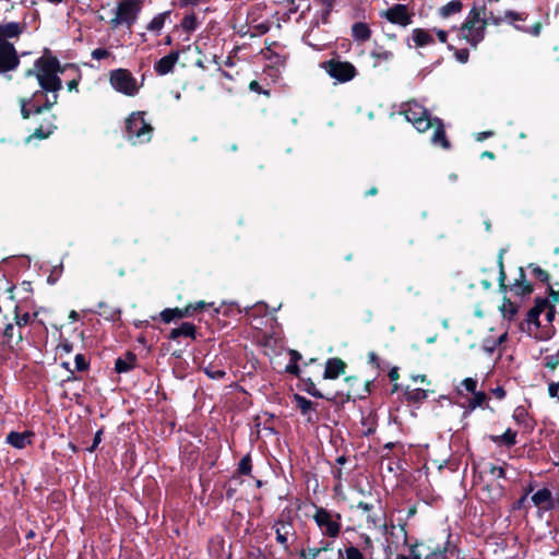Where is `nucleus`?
Returning a JSON list of instances; mask_svg holds the SVG:
<instances>
[{
  "label": "nucleus",
  "mask_w": 559,
  "mask_h": 559,
  "mask_svg": "<svg viewBox=\"0 0 559 559\" xmlns=\"http://www.w3.org/2000/svg\"><path fill=\"white\" fill-rule=\"evenodd\" d=\"M62 72L63 69L55 57L38 58L34 69L26 72V76L35 75L41 87V91L35 92L28 102L34 107L35 114H40L57 104L58 92L62 88V81L58 74Z\"/></svg>",
  "instance_id": "nucleus-1"
},
{
  "label": "nucleus",
  "mask_w": 559,
  "mask_h": 559,
  "mask_svg": "<svg viewBox=\"0 0 559 559\" xmlns=\"http://www.w3.org/2000/svg\"><path fill=\"white\" fill-rule=\"evenodd\" d=\"M402 114L417 131L425 132L430 128H435L431 142L443 148H449L450 143L445 136L442 121L438 118L431 119L428 110L419 103L412 100L402 105Z\"/></svg>",
  "instance_id": "nucleus-2"
},
{
  "label": "nucleus",
  "mask_w": 559,
  "mask_h": 559,
  "mask_svg": "<svg viewBox=\"0 0 559 559\" xmlns=\"http://www.w3.org/2000/svg\"><path fill=\"white\" fill-rule=\"evenodd\" d=\"M145 116V111H134L126 119L124 135L133 145L147 143L152 139L154 128Z\"/></svg>",
  "instance_id": "nucleus-3"
},
{
  "label": "nucleus",
  "mask_w": 559,
  "mask_h": 559,
  "mask_svg": "<svg viewBox=\"0 0 559 559\" xmlns=\"http://www.w3.org/2000/svg\"><path fill=\"white\" fill-rule=\"evenodd\" d=\"M143 8V0H119L115 9V15L109 24L111 28L131 26L138 21Z\"/></svg>",
  "instance_id": "nucleus-4"
},
{
  "label": "nucleus",
  "mask_w": 559,
  "mask_h": 559,
  "mask_svg": "<svg viewBox=\"0 0 559 559\" xmlns=\"http://www.w3.org/2000/svg\"><path fill=\"white\" fill-rule=\"evenodd\" d=\"M312 519L323 536L332 539L340 536L342 531V515L338 512L323 507H316Z\"/></svg>",
  "instance_id": "nucleus-5"
},
{
  "label": "nucleus",
  "mask_w": 559,
  "mask_h": 559,
  "mask_svg": "<svg viewBox=\"0 0 559 559\" xmlns=\"http://www.w3.org/2000/svg\"><path fill=\"white\" fill-rule=\"evenodd\" d=\"M486 24V20L481 19L480 11L474 8L461 27V36L475 47L484 39Z\"/></svg>",
  "instance_id": "nucleus-6"
},
{
  "label": "nucleus",
  "mask_w": 559,
  "mask_h": 559,
  "mask_svg": "<svg viewBox=\"0 0 559 559\" xmlns=\"http://www.w3.org/2000/svg\"><path fill=\"white\" fill-rule=\"evenodd\" d=\"M109 82L115 91L130 97L135 96L142 86V82H139L127 69L112 70L109 73Z\"/></svg>",
  "instance_id": "nucleus-7"
},
{
  "label": "nucleus",
  "mask_w": 559,
  "mask_h": 559,
  "mask_svg": "<svg viewBox=\"0 0 559 559\" xmlns=\"http://www.w3.org/2000/svg\"><path fill=\"white\" fill-rule=\"evenodd\" d=\"M322 68L331 78L342 83L353 80L357 74L356 68L347 61L332 59L323 62Z\"/></svg>",
  "instance_id": "nucleus-8"
},
{
  "label": "nucleus",
  "mask_w": 559,
  "mask_h": 559,
  "mask_svg": "<svg viewBox=\"0 0 559 559\" xmlns=\"http://www.w3.org/2000/svg\"><path fill=\"white\" fill-rule=\"evenodd\" d=\"M20 58L12 43H0V73L15 70Z\"/></svg>",
  "instance_id": "nucleus-9"
},
{
  "label": "nucleus",
  "mask_w": 559,
  "mask_h": 559,
  "mask_svg": "<svg viewBox=\"0 0 559 559\" xmlns=\"http://www.w3.org/2000/svg\"><path fill=\"white\" fill-rule=\"evenodd\" d=\"M382 17H385L390 23L406 27L412 23V14L404 4H394L386 11L381 12Z\"/></svg>",
  "instance_id": "nucleus-10"
},
{
  "label": "nucleus",
  "mask_w": 559,
  "mask_h": 559,
  "mask_svg": "<svg viewBox=\"0 0 559 559\" xmlns=\"http://www.w3.org/2000/svg\"><path fill=\"white\" fill-rule=\"evenodd\" d=\"M273 530L275 531L276 542L285 549H289L288 539L295 536L296 531L292 521L277 520Z\"/></svg>",
  "instance_id": "nucleus-11"
},
{
  "label": "nucleus",
  "mask_w": 559,
  "mask_h": 559,
  "mask_svg": "<svg viewBox=\"0 0 559 559\" xmlns=\"http://www.w3.org/2000/svg\"><path fill=\"white\" fill-rule=\"evenodd\" d=\"M24 25L19 22L0 24V43H10L11 38H19L23 33Z\"/></svg>",
  "instance_id": "nucleus-12"
},
{
  "label": "nucleus",
  "mask_w": 559,
  "mask_h": 559,
  "mask_svg": "<svg viewBox=\"0 0 559 559\" xmlns=\"http://www.w3.org/2000/svg\"><path fill=\"white\" fill-rule=\"evenodd\" d=\"M179 59V52L173 51L169 55L160 58L154 66V70L158 75H166L174 70L175 64Z\"/></svg>",
  "instance_id": "nucleus-13"
},
{
  "label": "nucleus",
  "mask_w": 559,
  "mask_h": 559,
  "mask_svg": "<svg viewBox=\"0 0 559 559\" xmlns=\"http://www.w3.org/2000/svg\"><path fill=\"white\" fill-rule=\"evenodd\" d=\"M533 503L545 511L552 510L555 507L551 491L547 488L537 490L532 496Z\"/></svg>",
  "instance_id": "nucleus-14"
},
{
  "label": "nucleus",
  "mask_w": 559,
  "mask_h": 559,
  "mask_svg": "<svg viewBox=\"0 0 559 559\" xmlns=\"http://www.w3.org/2000/svg\"><path fill=\"white\" fill-rule=\"evenodd\" d=\"M367 528L368 530H379L382 534H386L388 525L385 521V515L383 512L374 510L367 514Z\"/></svg>",
  "instance_id": "nucleus-15"
},
{
  "label": "nucleus",
  "mask_w": 559,
  "mask_h": 559,
  "mask_svg": "<svg viewBox=\"0 0 559 559\" xmlns=\"http://www.w3.org/2000/svg\"><path fill=\"white\" fill-rule=\"evenodd\" d=\"M345 362L338 358H330L325 364L324 379H335L345 371Z\"/></svg>",
  "instance_id": "nucleus-16"
},
{
  "label": "nucleus",
  "mask_w": 559,
  "mask_h": 559,
  "mask_svg": "<svg viewBox=\"0 0 559 559\" xmlns=\"http://www.w3.org/2000/svg\"><path fill=\"white\" fill-rule=\"evenodd\" d=\"M510 289L516 296H525L532 293V285L527 282L524 270L522 267L519 269V277L511 285Z\"/></svg>",
  "instance_id": "nucleus-17"
},
{
  "label": "nucleus",
  "mask_w": 559,
  "mask_h": 559,
  "mask_svg": "<svg viewBox=\"0 0 559 559\" xmlns=\"http://www.w3.org/2000/svg\"><path fill=\"white\" fill-rule=\"evenodd\" d=\"M433 32L424 28H414L412 32V39L416 47H425L435 43Z\"/></svg>",
  "instance_id": "nucleus-18"
},
{
  "label": "nucleus",
  "mask_w": 559,
  "mask_h": 559,
  "mask_svg": "<svg viewBox=\"0 0 559 559\" xmlns=\"http://www.w3.org/2000/svg\"><path fill=\"white\" fill-rule=\"evenodd\" d=\"M33 437L32 432H15L12 431L7 437V442L14 447L15 449H24L27 444H29L31 438Z\"/></svg>",
  "instance_id": "nucleus-19"
},
{
  "label": "nucleus",
  "mask_w": 559,
  "mask_h": 559,
  "mask_svg": "<svg viewBox=\"0 0 559 559\" xmlns=\"http://www.w3.org/2000/svg\"><path fill=\"white\" fill-rule=\"evenodd\" d=\"M4 342L12 347L13 345H17L22 342L23 335L21 329H19L15 323H8L3 331Z\"/></svg>",
  "instance_id": "nucleus-20"
},
{
  "label": "nucleus",
  "mask_w": 559,
  "mask_h": 559,
  "mask_svg": "<svg viewBox=\"0 0 559 559\" xmlns=\"http://www.w3.org/2000/svg\"><path fill=\"white\" fill-rule=\"evenodd\" d=\"M489 20L495 25H499L502 22H508V23L513 24L515 26V24H514L515 21H525L526 20V15L524 13H519V12L509 10V11L504 12L503 16H493L491 14Z\"/></svg>",
  "instance_id": "nucleus-21"
},
{
  "label": "nucleus",
  "mask_w": 559,
  "mask_h": 559,
  "mask_svg": "<svg viewBox=\"0 0 559 559\" xmlns=\"http://www.w3.org/2000/svg\"><path fill=\"white\" fill-rule=\"evenodd\" d=\"M352 36L356 41H367L371 36L370 27L364 22H356L352 26Z\"/></svg>",
  "instance_id": "nucleus-22"
},
{
  "label": "nucleus",
  "mask_w": 559,
  "mask_h": 559,
  "mask_svg": "<svg viewBox=\"0 0 559 559\" xmlns=\"http://www.w3.org/2000/svg\"><path fill=\"white\" fill-rule=\"evenodd\" d=\"M180 336L195 337V326L192 323L183 322L179 328L173 329L169 338L177 340Z\"/></svg>",
  "instance_id": "nucleus-23"
},
{
  "label": "nucleus",
  "mask_w": 559,
  "mask_h": 559,
  "mask_svg": "<svg viewBox=\"0 0 559 559\" xmlns=\"http://www.w3.org/2000/svg\"><path fill=\"white\" fill-rule=\"evenodd\" d=\"M490 439L497 445H506L510 448L516 443V432L509 428L502 435L491 436Z\"/></svg>",
  "instance_id": "nucleus-24"
},
{
  "label": "nucleus",
  "mask_w": 559,
  "mask_h": 559,
  "mask_svg": "<svg viewBox=\"0 0 559 559\" xmlns=\"http://www.w3.org/2000/svg\"><path fill=\"white\" fill-rule=\"evenodd\" d=\"M135 360V355L128 353L126 357L116 360L115 369L118 373L128 372L134 368Z\"/></svg>",
  "instance_id": "nucleus-25"
},
{
  "label": "nucleus",
  "mask_w": 559,
  "mask_h": 559,
  "mask_svg": "<svg viewBox=\"0 0 559 559\" xmlns=\"http://www.w3.org/2000/svg\"><path fill=\"white\" fill-rule=\"evenodd\" d=\"M462 8L463 3L460 0H452L440 8L439 14L441 17L447 19L453 14L460 13Z\"/></svg>",
  "instance_id": "nucleus-26"
},
{
  "label": "nucleus",
  "mask_w": 559,
  "mask_h": 559,
  "mask_svg": "<svg viewBox=\"0 0 559 559\" xmlns=\"http://www.w3.org/2000/svg\"><path fill=\"white\" fill-rule=\"evenodd\" d=\"M370 56L374 60V66H379L382 62H389L393 59V52L384 49L383 47H377L371 52Z\"/></svg>",
  "instance_id": "nucleus-27"
},
{
  "label": "nucleus",
  "mask_w": 559,
  "mask_h": 559,
  "mask_svg": "<svg viewBox=\"0 0 559 559\" xmlns=\"http://www.w3.org/2000/svg\"><path fill=\"white\" fill-rule=\"evenodd\" d=\"M14 313H15V316H14L15 325L19 329L26 326L37 317V313H33V314H31L28 312L20 313L19 306L15 307Z\"/></svg>",
  "instance_id": "nucleus-28"
},
{
  "label": "nucleus",
  "mask_w": 559,
  "mask_h": 559,
  "mask_svg": "<svg viewBox=\"0 0 559 559\" xmlns=\"http://www.w3.org/2000/svg\"><path fill=\"white\" fill-rule=\"evenodd\" d=\"M169 15V12H163L157 15H155L152 21L147 25V29L150 32H160V29L164 27L166 17Z\"/></svg>",
  "instance_id": "nucleus-29"
},
{
  "label": "nucleus",
  "mask_w": 559,
  "mask_h": 559,
  "mask_svg": "<svg viewBox=\"0 0 559 559\" xmlns=\"http://www.w3.org/2000/svg\"><path fill=\"white\" fill-rule=\"evenodd\" d=\"M324 550H326V547H308L306 549H301L298 552V556L301 559H317Z\"/></svg>",
  "instance_id": "nucleus-30"
},
{
  "label": "nucleus",
  "mask_w": 559,
  "mask_h": 559,
  "mask_svg": "<svg viewBox=\"0 0 559 559\" xmlns=\"http://www.w3.org/2000/svg\"><path fill=\"white\" fill-rule=\"evenodd\" d=\"M198 25V17L193 13L186 15L181 21V27L189 33L195 31Z\"/></svg>",
  "instance_id": "nucleus-31"
},
{
  "label": "nucleus",
  "mask_w": 559,
  "mask_h": 559,
  "mask_svg": "<svg viewBox=\"0 0 559 559\" xmlns=\"http://www.w3.org/2000/svg\"><path fill=\"white\" fill-rule=\"evenodd\" d=\"M488 498L491 501L499 500L503 496V486L500 484H491L486 486Z\"/></svg>",
  "instance_id": "nucleus-32"
},
{
  "label": "nucleus",
  "mask_w": 559,
  "mask_h": 559,
  "mask_svg": "<svg viewBox=\"0 0 559 559\" xmlns=\"http://www.w3.org/2000/svg\"><path fill=\"white\" fill-rule=\"evenodd\" d=\"M500 311L503 318L511 320L513 316L516 313V307L510 300L504 299L503 304L500 307Z\"/></svg>",
  "instance_id": "nucleus-33"
},
{
  "label": "nucleus",
  "mask_w": 559,
  "mask_h": 559,
  "mask_svg": "<svg viewBox=\"0 0 559 559\" xmlns=\"http://www.w3.org/2000/svg\"><path fill=\"white\" fill-rule=\"evenodd\" d=\"M487 401V395L483 391H477L473 394V397L469 400L468 407L471 409H475L476 407H480Z\"/></svg>",
  "instance_id": "nucleus-34"
},
{
  "label": "nucleus",
  "mask_w": 559,
  "mask_h": 559,
  "mask_svg": "<svg viewBox=\"0 0 559 559\" xmlns=\"http://www.w3.org/2000/svg\"><path fill=\"white\" fill-rule=\"evenodd\" d=\"M297 407L304 415H307L312 409V402L301 395H295Z\"/></svg>",
  "instance_id": "nucleus-35"
},
{
  "label": "nucleus",
  "mask_w": 559,
  "mask_h": 559,
  "mask_svg": "<svg viewBox=\"0 0 559 559\" xmlns=\"http://www.w3.org/2000/svg\"><path fill=\"white\" fill-rule=\"evenodd\" d=\"M544 366L550 370L556 369L559 366V350L555 354L545 356Z\"/></svg>",
  "instance_id": "nucleus-36"
},
{
  "label": "nucleus",
  "mask_w": 559,
  "mask_h": 559,
  "mask_svg": "<svg viewBox=\"0 0 559 559\" xmlns=\"http://www.w3.org/2000/svg\"><path fill=\"white\" fill-rule=\"evenodd\" d=\"M345 559H366L364 551L355 546L345 548Z\"/></svg>",
  "instance_id": "nucleus-37"
},
{
  "label": "nucleus",
  "mask_w": 559,
  "mask_h": 559,
  "mask_svg": "<svg viewBox=\"0 0 559 559\" xmlns=\"http://www.w3.org/2000/svg\"><path fill=\"white\" fill-rule=\"evenodd\" d=\"M515 28L521 31V32H524V33H527L532 36H539L540 32H542V23L540 22H537L535 23L534 25H532L531 27H524V26H521V25H515Z\"/></svg>",
  "instance_id": "nucleus-38"
},
{
  "label": "nucleus",
  "mask_w": 559,
  "mask_h": 559,
  "mask_svg": "<svg viewBox=\"0 0 559 559\" xmlns=\"http://www.w3.org/2000/svg\"><path fill=\"white\" fill-rule=\"evenodd\" d=\"M56 127L50 124L48 126L46 129L41 126L39 128H37L35 130V132L33 133L32 138H35V139H46L48 138L52 132H53V129Z\"/></svg>",
  "instance_id": "nucleus-39"
},
{
  "label": "nucleus",
  "mask_w": 559,
  "mask_h": 559,
  "mask_svg": "<svg viewBox=\"0 0 559 559\" xmlns=\"http://www.w3.org/2000/svg\"><path fill=\"white\" fill-rule=\"evenodd\" d=\"M487 471L492 476L493 479H500L506 477V471L502 466L489 464L487 466Z\"/></svg>",
  "instance_id": "nucleus-40"
},
{
  "label": "nucleus",
  "mask_w": 559,
  "mask_h": 559,
  "mask_svg": "<svg viewBox=\"0 0 559 559\" xmlns=\"http://www.w3.org/2000/svg\"><path fill=\"white\" fill-rule=\"evenodd\" d=\"M204 372L211 379H222L225 377L226 372L223 369L214 368L213 366H207L204 368Z\"/></svg>",
  "instance_id": "nucleus-41"
},
{
  "label": "nucleus",
  "mask_w": 559,
  "mask_h": 559,
  "mask_svg": "<svg viewBox=\"0 0 559 559\" xmlns=\"http://www.w3.org/2000/svg\"><path fill=\"white\" fill-rule=\"evenodd\" d=\"M173 311L175 318L181 319L191 316L194 311H197V307L189 305L183 309L174 308Z\"/></svg>",
  "instance_id": "nucleus-42"
},
{
  "label": "nucleus",
  "mask_w": 559,
  "mask_h": 559,
  "mask_svg": "<svg viewBox=\"0 0 559 559\" xmlns=\"http://www.w3.org/2000/svg\"><path fill=\"white\" fill-rule=\"evenodd\" d=\"M238 471L240 474L248 475L251 472V460L249 455H246L241 459L238 465Z\"/></svg>",
  "instance_id": "nucleus-43"
},
{
  "label": "nucleus",
  "mask_w": 559,
  "mask_h": 559,
  "mask_svg": "<svg viewBox=\"0 0 559 559\" xmlns=\"http://www.w3.org/2000/svg\"><path fill=\"white\" fill-rule=\"evenodd\" d=\"M360 539L362 540V551L371 555L373 552V543L369 535L361 534Z\"/></svg>",
  "instance_id": "nucleus-44"
},
{
  "label": "nucleus",
  "mask_w": 559,
  "mask_h": 559,
  "mask_svg": "<svg viewBox=\"0 0 559 559\" xmlns=\"http://www.w3.org/2000/svg\"><path fill=\"white\" fill-rule=\"evenodd\" d=\"M499 285H500V289L506 293L507 292V286L504 284V281H506V272H504V267H503V262H502V254L499 255Z\"/></svg>",
  "instance_id": "nucleus-45"
},
{
  "label": "nucleus",
  "mask_w": 559,
  "mask_h": 559,
  "mask_svg": "<svg viewBox=\"0 0 559 559\" xmlns=\"http://www.w3.org/2000/svg\"><path fill=\"white\" fill-rule=\"evenodd\" d=\"M461 385L467 391V392H471L472 394H474L476 391V386H477V380L474 379V378H465L462 382H461Z\"/></svg>",
  "instance_id": "nucleus-46"
},
{
  "label": "nucleus",
  "mask_w": 559,
  "mask_h": 559,
  "mask_svg": "<svg viewBox=\"0 0 559 559\" xmlns=\"http://www.w3.org/2000/svg\"><path fill=\"white\" fill-rule=\"evenodd\" d=\"M74 362H75V369L78 371H84L88 368V364L82 354L75 355Z\"/></svg>",
  "instance_id": "nucleus-47"
},
{
  "label": "nucleus",
  "mask_w": 559,
  "mask_h": 559,
  "mask_svg": "<svg viewBox=\"0 0 559 559\" xmlns=\"http://www.w3.org/2000/svg\"><path fill=\"white\" fill-rule=\"evenodd\" d=\"M526 416H527V413L523 407H516L513 412V419L516 423H520V424L524 423Z\"/></svg>",
  "instance_id": "nucleus-48"
},
{
  "label": "nucleus",
  "mask_w": 559,
  "mask_h": 559,
  "mask_svg": "<svg viewBox=\"0 0 559 559\" xmlns=\"http://www.w3.org/2000/svg\"><path fill=\"white\" fill-rule=\"evenodd\" d=\"M427 397V392L423 389H415L408 393V399L420 401Z\"/></svg>",
  "instance_id": "nucleus-49"
},
{
  "label": "nucleus",
  "mask_w": 559,
  "mask_h": 559,
  "mask_svg": "<svg viewBox=\"0 0 559 559\" xmlns=\"http://www.w3.org/2000/svg\"><path fill=\"white\" fill-rule=\"evenodd\" d=\"M92 58L95 60H102L109 57L110 52L104 48H96L92 51Z\"/></svg>",
  "instance_id": "nucleus-50"
},
{
  "label": "nucleus",
  "mask_w": 559,
  "mask_h": 559,
  "mask_svg": "<svg viewBox=\"0 0 559 559\" xmlns=\"http://www.w3.org/2000/svg\"><path fill=\"white\" fill-rule=\"evenodd\" d=\"M159 316L165 323H169L170 321L176 319L174 311L170 308L163 310Z\"/></svg>",
  "instance_id": "nucleus-51"
},
{
  "label": "nucleus",
  "mask_w": 559,
  "mask_h": 559,
  "mask_svg": "<svg viewBox=\"0 0 559 559\" xmlns=\"http://www.w3.org/2000/svg\"><path fill=\"white\" fill-rule=\"evenodd\" d=\"M547 308H548L547 300H536V304L532 309H536L537 316L539 317L542 313H544L546 311Z\"/></svg>",
  "instance_id": "nucleus-52"
},
{
  "label": "nucleus",
  "mask_w": 559,
  "mask_h": 559,
  "mask_svg": "<svg viewBox=\"0 0 559 559\" xmlns=\"http://www.w3.org/2000/svg\"><path fill=\"white\" fill-rule=\"evenodd\" d=\"M538 316H537V310L536 309H531L527 313V322L531 323V324H535L536 326H539V321H538Z\"/></svg>",
  "instance_id": "nucleus-53"
},
{
  "label": "nucleus",
  "mask_w": 559,
  "mask_h": 559,
  "mask_svg": "<svg viewBox=\"0 0 559 559\" xmlns=\"http://www.w3.org/2000/svg\"><path fill=\"white\" fill-rule=\"evenodd\" d=\"M99 314L104 316L107 320H117L120 316V310L112 309L110 311H102Z\"/></svg>",
  "instance_id": "nucleus-54"
},
{
  "label": "nucleus",
  "mask_w": 559,
  "mask_h": 559,
  "mask_svg": "<svg viewBox=\"0 0 559 559\" xmlns=\"http://www.w3.org/2000/svg\"><path fill=\"white\" fill-rule=\"evenodd\" d=\"M548 393L551 397H557L559 401V382H552L548 385Z\"/></svg>",
  "instance_id": "nucleus-55"
},
{
  "label": "nucleus",
  "mask_w": 559,
  "mask_h": 559,
  "mask_svg": "<svg viewBox=\"0 0 559 559\" xmlns=\"http://www.w3.org/2000/svg\"><path fill=\"white\" fill-rule=\"evenodd\" d=\"M534 275L542 282L548 281V274L546 271L542 270L540 267L536 266L533 269Z\"/></svg>",
  "instance_id": "nucleus-56"
},
{
  "label": "nucleus",
  "mask_w": 559,
  "mask_h": 559,
  "mask_svg": "<svg viewBox=\"0 0 559 559\" xmlns=\"http://www.w3.org/2000/svg\"><path fill=\"white\" fill-rule=\"evenodd\" d=\"M102 436H103V431L102 430H98L95 433L94 440H93V444L88 448L90 452H93L97 448V445L102 442Z\"/></svg>",
  "instance_id": "nucleus-57"
},
{
  "label": "nucleus",
  "mask_w": 559,
  "mask_h": 559,
  "mask_svg": "<svg viewBox=\"0 0 559 559\" xmlns=\"http://www.w3.org/2000/svg\"><path fill=\"white\" fill-rule=\"evenodd\" d=\"M455 56H456V59L462 62V63H465L467 62L468 60V51L466 49H460L455 52Z\"/></svg>",
  "instance_id": "nucleus-58"
},
{
  "label": "nucleus",
  "mask_w": 559,
  "mask_h": 559,
  "mask_svg": "<svg viewBox=\"0 0 559 559\" xmlns=\"http://www.w3.org/2000/svg\"><path fill=\"white\" fill-rule=\"evenodd\" d=\"M357 509L361 510L362 512L369 514L370 512H372L374 510V507L373 504H370V503H367V502H362L360 501L358 504H357Z\"/></svg>",
  "instance_id": "nucleus-59"
},
{
  "label": "nucleus",
  "mask_w": 559,
  "mask_h": 559,
  "mask_svg": "<svg viewBox=\"0 0 559 559\" xmlns=\"http://www.w3.org/2000/svg\"><path fill=\"white\" fill-rule=\"evenodd\" d=\"M431 32H433L440 43H447L448 39V33L443 29L432 28Z\"/></svg>",
  "instance_id": "nucleus-60"
},
{
  "label": "nucleus",
  "mask_w": 559,
  "mask_h": 559,
  "mask_svg": "<svg viewBox=\"0 0 559 559\" xmlns=\"http://www.w3.org/2000/svg\"><path fill=\"white\" fill-rule=\"evenodd\" d=\"M58 348L64 354H70L73 350V345L70 342L64 341L58 346Z\"/></svg>",
  "instance_id": "nucleus-61"
},
{
  "label": "nucleus",
  "mask_w": 559,
  "mask_h": 559,
  "mask_svg": "<svg viewBox=\"0 0 559 559\" xmlns=\"http://www.w3.org/2000/svg\"><path fill=\"white\" fill-rule=\"evenodd\" d=\"M491 393L498 400H503L506 397V391L502 386H497V388L492 389Z\"/></svg>",
  "instance_id": "nucleus-62"
},
{
  "label": "nucleus",
  "mask_w": 559,
  "mask_h": 559,
  "mask_svg": "<svg viewBox=\"0 0 559 559\" xmlns=\"http://www.w3.org/2000/svg\"><path fill=\"white\" fill-rule=\"evenodd\" d=\"M21 114L24 119L29 118V116L32 114L31 109L27 108V104L24 99L21 102Z\"/></svg>",
  "instance_id": "nucleus-63"
},
{
  "label": "nucleus",
  "mask_w": 559,
  "mask_h": 559,
  "mask_svg": "<svg viewBox=\"0 0 559 559\" xmlns=\"http://www.w3.org/2000/svg\"><path fill=\"white\" fill-rule=\"evenodd\" d=\"M309 394L314 397H322L323 395L316 389L314 384L311 383V386L307 390Z\"/></svg>",
  "instance_id": "nucleus-64"
}]
</instances>
